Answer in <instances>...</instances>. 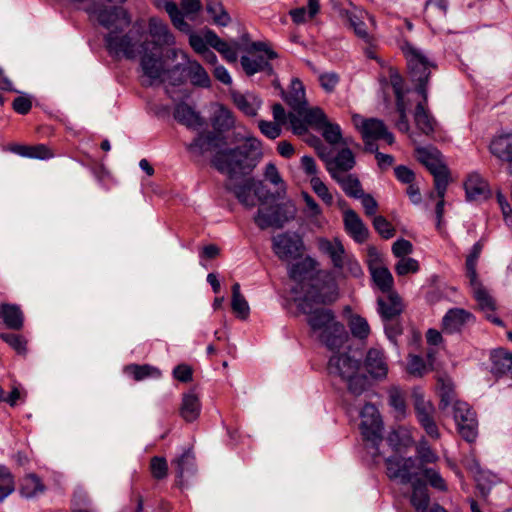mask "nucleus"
<instances>
[{
	"instance_id": "9d476101",
	"label": "nucleus",
	"mask_w": 512,
	"mask_h": 512,
	"mask_svg": "<svg viewBox=\"0 0 512 512\" xmlns=\"http://www.w3.org/2000/svg\"><path fill=\"white\" fill-rule=\"evenodd\" d=\"M225 188L229 192H232L238 201L247 209L254 208L257 201L261 204L267 201L263 182L252 177L245 178L239 184H235L234 181L226 182Z\"/></svg>"
},
{
	"instance_id": "b1692460",
	"label": "nucleus",
	"mask_w": 512,
	"mask_h": 512,
	"mask_svg": "<svg viewBox=\"0 0 512 512\" xmlns=\"http://www.w3.org/2000/svg\"><path fill=\"white\" fill-rule=\"evenodd\" d=\"M491 372L496 376L512 378V352L496 348L490 352Z\"/></svg>"
},
{
	"instance_id": "5fc2aeb1",
	"label": "nucleus",
	"mask_w": 512,
	"mask_h": 512,
	"mask_svg": "<svg viewBox=\"0 0 512 512\" xmlns=\"http://www.w3.org/2000/svg\"><path fill=\"white\" fill-rule=\"evenodd\" d=\"M126 372L131 374L136 381H141L148 377H159L160 371L158 368L148 364L137 365L131 364L126 367Z\"/></svg>"
},
{
	"instance_id": "473e14b6",
	"label": "nucleus",
	"mask_w": 512,
	"mask_h": 512,
	"mask_svg": "<svg viewBox=\"0 0 512 512\" xmlns=\"http://www.w3.org/2000/svg\"><path fill=\"white\" fill-rule=\"evenodd\" d=\"M428 99L425 101L422 98V101L416 105L414 112V121L417 128L424 134L430 135L434 132L436 121L429 114L427 109Z\"/></svg>"
},
{
	"instance_id": "0eeeda50",
	"label": "nucleus",
	"mask_w": 512,
	"mask_h": 512,
	"mask_svg": "<svg viewBox=\"0 0 512 512\" xmlns=\"http://www.w3.org/2000/svg\"><path fill=\"white\" fill-rule=\"evenodd\" d=\"M352 122L362 136L365 151L376 152L378 146L374 142L379 139H384L389 145L394 143L393 134L388 131L382 120L355 114L352 116Z\"/></svg>"
},
{
	"instance_id": "dca6fc26",
	"label": "nucleus",
	"mask_w": 512,
	"mask_h": 512,
	"mask_svg": "<svg viewBox=\"0 0 512 512\" xmlns=\"http://www.w3.org/2000/svg\"><path fill=\"white\" fill-rule=\"evenodd\" d=\"M453 417L457 424L458 432L467 442H473L478 435V420L476 413L466 402H455Z\"/></svg>"
},
{
	"instance_id": "e2e57ef3",
	"label": "nucleus",
	"mask_w": 512,
	"mask_h": 512,
	"mask_svg": "<svg viewBox=\"0 0 512 512\" xmlns=\"http://www.w3.org/2000/svg\"><path fill=\"white\" fill-rule=\"evenodd\" d=\"M482 251V245L477 242L473 245L470 254L467 256L466 259V271L468 278H475L478 277L477 271H476V265L477 261L480 257Z\"/></svg>"
},
{
	"instance_id": "3c124183",
	"label": "nucleus",
	"mask_w": 512,
	"mask_h": 512,
	"mask_svg": "<svg viewBox=\"0 0 512 512\" xmlns=\"http://www.w3.org/2000/svg\"><path fill=\"white\" fill-rule=\"evenodd\" d=\"M299 116L305 118L307 125L319 129L326 121L327 117L324 111L319 107L307 108L304 106L302 110H297Z\"/></svg>"
},
{
	"instance_id": "6e6d98bb",
	"label": "nucleus",
	"mask_w": 512,
	"mask_h": 512,
	"mask_svg": "<svg viewBox=\"0 0 512 512\" xmlns=\"http://www.w3.org/2000/svg\"><path fill=\"white\" fill-rule=\"evenodd\" d=\"M417 462L421 467H426L427 464L436 463L439 459L435 451L432 450L426 441H421L416 447Z\"/></svg>"
},
{
	"instance_id": "c85d7f7f",
	"label": "nucleus",
	"mask_w": 512,
	"mask_h": 512,
	"mask_svg": "<svg viewBox=\"0 0 512 512\" xmlns=\"http://www.w3.org/2000/svg\"><path fill=\"white\" fill-rule=\"evenodd\" d=\"M437 392L440 398L439 408L441 410H446L450 406L455 407V402H462L456 398L454 383L447 375L438 377Z\"/></svg>"
},
{
	"instance_id": "7c9ffc66",
	"label": "nucleus",
	"mask_w": 512,
	"mask_h": 512,
	"mask_svg": "<svg viewBox=\"0 0 512 512\" xmlns=\"http://www.w3.org/2000/svg\"><path fill=\"white\" fill-rule=\"evenodd\" d=\"M490 152L506 165L512 161V133L495 137L489 146Z\"/></svg>"
},
{
	"instance_id": "4c0bfd02",
	"label": "nucleus",
	"mask_w": 512,
	"mask_h": 512,
	"mask_svg": "<svg viewBox=\"0 0 512 512\" xmlns=\"http://www.w3.org/2000/svg\"><path fill=\"white\" fill-rule=\"evenodd\" d=\"M370 271L373 282L383 293L396 292L393 289V276L387 267L376 265L371 267Z\"/></svg>"
},
{
	"instance_id": "f8f14e48",
	"label": "nucleus",
	"mask_w": 512,
	"mask_h": 512,
	"mask_svg": "<svg viewBox=\"0 0 512 512\" xmlns=\"http://www.w3.org/2000/svg\"><path fill=\"white\" fill-rule=\"evenodd\" d=\"M387 476L391 480H399L402 484L411 483L414 481H422L419 477L422 471L418 465L417 459L413 457L393 456L385 461Z\"/></svg>"
},
{
	"instance_id": "5701e85b",
	"label": "nucleus",
	"mask_w": 512,
	"mask_h": 512,
	"mask_svg": "<svg viewBox=\"0 0 512 512\" xmlns=\"http://www.w3.org/2000/svg\"><path fill=\"white\" fill-rule=\"evenodd\" d=\"M473 315L462 308H452L442 319V329L445 333L453 334L461 331L464 325L473 320Z\"/></svg>"
},
{
	"instance_id": "de8ad7c7",
	"label": "nucleus",
	"mask_w": 512,
	"mask_h": 512,
	"mask_svg": "<svg viewBox=\"0 0 512 512\" xmlns=\"http://www.w3.org/2000/svg\"><path fill=\"white\" fill-rule=\"evenodd\" d=\"M232 310L240 319H246L249 315V305L245 297L241 294L240 284L235 283L232 286Z\"/></svg>"
},
{
	"instance_id": "338daca9",
	"label": "nucleus",
	"mask_w": 512,
	"mask_h": 512,
	"mask_svg": "<svg viewBox=\"0 0 512 512\" xmlns=\"http://www.w3.org/2000/svg\"><path fill=\"white\" fill-rule=\"evenodd\" d=\"M419 270V263L416 259L410 257H402L395 265V271L398 276H404L409 273H416Z\"/></svg>"
},
{
	"instance_id": "2eb2a0df",
	"label": "nucleus",
	"mask_w": 512,
	"mask_h": 512,
	"mask_svg": "<svg viewBox=\"0 0 512 512\" xmlns=\"http://www.w3.org/2000/svg\"><path fill=\"white\" fill-rule=\"evenodd\" d=\"M360 431L364 440L376 446L382 441L383 423L375 405L366 403L360 412Z\"/></svg>"
},
{
	"instance_id": "7ed1b4c3",
	"label": "nucleus",
	"mask_w": 512,
	"mask_h": 512,
	"mask_svg": "<svg viewBox=\"0 0 512 512\" xmlns=\"http://www.w3.org/2000/svg\"><path fill=\"white\" fill-rule=\"evenodd\" d=\"M329 374L340 378L353 397H359L370 388L368 377L361 371V361L349 353L333 355L328 362Z\"/></svg>"
},
{
	"instance_id": "bf43d9fd",
	"label": "nucleus",
	"mask_w": 512,
	"mask_h": 512,
	"mask_svg": "<svg viewBox=\"0 0 512 512\" xmlns=\"http://www.w3.org/2000/svg\"><path fill=\"white\" fill-rule=\"evenodd\" d=\"M150 473L155 480H163L168 476V464L164 457L154 456L150 460Z\"/></svg>"
},
{
	"instance_id": "864d4df0",
	"label": "nucleus",
	"mask_w": 512,
	"mask_h": 512,
	"mask_svg": "<svg viewBox=\"0 0 512 512\" xmlns=\"http://www.w3.org/2000/svg\"><path fill=\"white\" fill-rule=\"evenodd\" d=\"M319 12V1L308 0L307 9L304 7L296 8L290 11L293 21L297 24L303 23L308 19H312Z\"/></svg>"
},
{
	"instance_id": "aec40b11",
	"label": "nucleus",
	"mask_w": 512,
	"mask_h": 512,
	"mask_svg": "<svg viewBox=\"0 0 512 512\" xmlns=\"http://www.w3.org/2000/svg\"><path fill=\"white\" fill-rule=\"evenodd\" d=\"M346 17L355 34L365 42L370 43L373 38L369 33L367 21L371 26H375L374 18L366 11L356 7L352 8L351 10H347Z\"/></svg>"
},
{
	"instance_id": "f3484780",
	"label": "nucleus",
	"mask_w": 512,
	"mask_h": 512,
	"mask_svg": "<svg viewBox=\"0 0 512 512\" xmlns=\"http://www.w3.org/2000/svg\"><path fill=\"white\" fill-rule=\"evenodd\" d=\"M92 13L97 21L110 31H117L127 28L131 19L127 11L122 7L104 8L100 6H93Z\"/></svg>"
},
{
	"instance_id": "a211bd4d",
	"label": "nucleus",
	"mask_w": 512,
	"mask_h": 512,
	"mask_svg": "<svg viewBox=\"0 0 512 512\" xmlns=\"http://www.w3.org/2000/svg\"><path fill=\"white\" fill-rule=\"evenodd\" d=\"M319 156L324 161L326 170L331 178L348 173L356 165V159L349 148H342L335 157H326L324 153L319 152Z\"/></svg>"
},
{
	"instance_id": "603ef678",
	"label": "nucleus",
	"mask_w": 512,
	"mask_h": 512,
	"mask_svg": "<svg viewBox=\"0 0 512 512\" xmlns=\"http://www.w3.org/2000/svg\"><path fill=\"white\" fill-rule=\"evenodd\" d=\"M235 124L233 114L224 106H219L212 119L213 127L218 131H227Z\"/></svg>"
},
{
	"instance_id": "69168bd1",
	"label": "nucleus",
	"mask_w": 512,
	"mask_h": 512,
	"mask_svg": "<svg viewBox=\"0 0 512 512\" xmlns=\"http://www.w3.org/2000/svg\"><path fill=\"white\" fill-rule=\"evenodd\" d=\"M350 330L353 336L364 339L370 333V327L366 319L360 316H354L350 322Z\"/></svg>"
},
{
	"instance_id": "4d7b16f0",
	"label": "nucleus",
	"mask_w": 512,
	"mask_h": 512,
	"mask_svg": "<svg viewBox=\"0 0 512 512\" xmlns=\"http://www.w3.org/2000/svg\"><path fill=\"white\" fill-rule=\"evenodd\" d=\"M318 130L322 132L324 139L332 145H337L342 141L341 129L337 124L327 120Z\"/></svg>"
},
{
	"instance_id": "09e8293b",
	"label": "nucleus",
	"mask_w": 512,
	"mask_h": 512,
	"mask_svg": "<svg viewBox=\"0 0 512 512\" xmlns=\"http://www.w3.org/2000/svg\"><path fill=\"white\" fill-rule=\"evenodd\" d=\"M206 9L215 24L227 26L230 23L231 18L220 0H206Z\"/></svg>"
},
{
	"instance_id": "37998d69",
	"label": "nucleus",
	"mask_w": 512,
	"mask_h": 512,
	"mask_svg": "<svg viewBox=\"0 0 512 512\" xmlns=\"http://www.w3.org/2000/svg\"><path fill=\"white\" fill-rule=\"evenodd\" d=\"M157 6L167 12L171 22L178 30L182 32H188L190 30L189 24L184 20L183 13L179 10L175 2L163 1L162 4H157Z\"/></svg>"
},
{
	"instance_id": "58836bf2",
	"label": "nucleus",
	"mask_w": 512,
	"mask_h": 512,
	"mask_svg": "<svg viewBox=\"0 0 512 512\" xmlns=\"http://www.w3.org/2000/svg\"><path fill=\"white\" fill-rule=\"evenodd\" d=\"M285 101L295 111L302 110L304 106H307L305 88L298 78L291 81L289 92L285 96Z\"/></svg>"
},
{
	"instance_id": "c756f323",
	"label": "nucleus",
	"mask_w": 512,
	"mask_h": 512,
	"mask_svg": "<svg viewBox=\"0 0 512 512\" xmlns=\"http://www.w3.org/2000/svg\"><path fill=\"white\" fill-rule=\"evenodd\" d=\"M319 249L326 253L332 260L334 267L341 269L344 265L345 259V249L342 245L341 241L338 238H335L333 241H330L325 238H320L318 240Z\"/></svg>"
},
{
	"instance_id": "13d9d810",
	"label": "nucleus",
	"mask_w": 512,
	"mask_h": 512,
	"mask_svg": "<svg viewBox=\"0 0 512 512\" xmlns=\"http://www.w3.org/2000/svg\"><path fill=\"white\" fill-rule=\"evenodd\" d=\"M15 489L14 479L9 470L0 466V501H3Z\"/></svg>"
},
{
	"instance_id": "cd10ccee",
	"label": "nucleus",
	"mask_w": 512,
	"mask_h": 512,
	"mask_svg": "<svg viewBox=\"0 0 512 512\" xmlns=\"http://www.w3.org/2000/svg\"><path fill=\"white\" fill-rule=\"evenodd\" d=\"M464 189L469 201L485 199L489 194L487 182L478 173L469 174L464 182Z\"/></svg>"
},
{
	"instance_id": "4468645a",
	"label": "nucleus",
	"mask_w": 512,
	"mask_h": 512,
	"mask_svg": "<svg viewBox=\"0 0 512 512\" xmlns=\"http://www.w3.org/2000/svg\"><path fill=\"white\" fill-rule=\"evenodd\" d=\"M304 249L302 237L295 232H284L272 237V250L283 262L298 259L302 256Z\"/></svg>"
},
{
	"instance_id": "c9c22d12",
	"label": "nucleus",
	"mask_w": 512,
	"mask_h": 512,
	"mask_svg": "<svg viewBox=\"0 0 512 512\" xmlns=\"http://www.w3.org/2000/svg\"><path fill=\"white\" fill-rule=\"evenodd\" d=\"M234 104L239 110L250 117L257 115V111L261 105L258 97L252 94H242L240 92H232L231 94Z\"/></svg>"
},
{
	"instance_id": "49530a36",
	"label": "nucleus",
	"mask_w": 512,
	"mask_h": 512,
	"mask_svg": "<svg viewBox=\"0 0 512 512\" xmlns=\"http://www.w3.org/2000/svg\"><path fill=\"white\" fill-rule=\"evenodd\" d=\"M265 179L272 185L277 187L276 196L279 199H283L286 196V184L281 177L277 167L274 163H268L264 170Z\"/></svg>"
},
{
	"instance_id": "2f4dec72",
	"label": "nucleus",
	"mask_w": 512,
	"mask_h": 512,
	"mask_svg": "<svg viewBox=\"0 0 512 512\" xmlns=\"http://www.w3.org/2000/svg\"><path fill=\"white\" fill-rule=\"evenodd\" d=\"M179 411L181 417L186 422H194L197 420L201 411L199 396L194 391L185 393L182 397V403Z\"/></svg>"
},
{
	"instance_id": "ea45409f",
	"label": "nucleus",
	"mask_w": 512,
	"mask_h": 512,
	"mask_svg": "<svg viewBox=\"0 0 512 512\" xmlns=\"http://www.w3.org/2000/svg\"><path fill=\"white\" fill-rule=\"evenodd\" d=\"M332 179L340 185L348 197L356 199L361 197L364 192L361 182L355 174L346 173Z\"/></svg>"
},
{
	"instance_id": "1a4fd4ad",
	"label": "nucleus",
	"mask_w": 512,
	"mask_h": 512,
	"mask_svg": "<svg viewBox=\"0 0 512 512\" xmlns=\"http://www.w3.org/2000/svg\"><path fill=\"white\" fill-rule=\"evenodd\" d=\"M295 206L292 201H286L270 207H260L254 216L255 224L261 229H281L285 223L295 217Z\"/></svg>"
},
{
	"instance_id": "f257e3e1",
	"label": "nucleus",
	"mask_w": 512,
	"mask_h": 512,
	"mask_svg": "<svg viewBox=\"0 0 512 512\" xmlns=\"http://www.w3.org/2000/svg\"><path fill=\"white\" fill-rule=\"evenodd\" d=\"M297 301L298 309L306 315L311 337L330 351L340 349L347 342V330L334 312L328 308H313V304H325V296L308 292Z\"/></svg>"
},
{
	"instance_id": "a19ab883",
	"label": "nucleus",
	"mask_w": 512,
	"mask_h": 512,
	"mask_svg": "<svg viewBox=\"0 0 512 512\" xmlns=\"http://www.w3.org/2000/svg\"><path fill=\"white\" fill-rule=\"evenodd\" d=\"M411 504L417 512H427L430 498L428 489L423 481H414L412 485Z\"/></svg>"
},
{
	"instance_id": "0e129e2a",
	"label": "nucleus",
	"mask_w": 512,
	"mask_h": 512,
	"mask_svg": "<svg viewBox=\"0 0 512 512\" xmlns=\"http://www.w3.org/2000/svg\"><path fill=\"white\" fill-rule=\"evenodd\" d=\"M1 339L10 345L18 354H26L27 341L20 335L13 333L0 334Z\"/></svg>"
},
{
	"instance_id": "ddd939ff",
	"label": "nucleus",
	"mask_w": 512,
	"mask_h": 512,
	"mask_svg": "<svg viewBox=\"0 0 512 512\" xmlns=\"http://www.w3.org/2000/svg\"><path fill=\"white\" fill-rule=\"evenodd\" d=\"M247 51L249 53L263 52L265 54V57L262 55L256 58H250L248 56L241 57V65L248 76L254 75L258 72H265L267 75L274 74L273 67L268 62V60L275 59L278 57V55L268 46L266 42H253Z\"/></svg>"
},
{
	"instance_id": "393cba45",
	"label": "nucleus",
	"mask_w": 512,
	"mask_h": 512,
	"mask_svg": "<svg viewBox=\"0 0 512 512\" xmlns=\"http://www.w3.org/2000/svg\"><path fill=\"white\" fill-rule=\"evenodd\" d=\"M473 296L478 304L479 309L490 317V313L496 310V302L489 291L483 286L478 277L469 279Z\"/></svg>"
},
{
	"instance_id": "f704fd0d",
	"label": "nucleus",
	"mask_w": 512,
	"mask_h": 512,
	"mask_svg": "<svg viewBox=\"0 0 512 512\" xmlns=\"http://www.w3.org/2000/svg\"><path fill=\"white\" fill-rule=\"evenodd\" d=\"M0 318L4 324L14 330L23 327V313L18 305L4 303L0 305Z\"/></svg>"
},
{
	"instance_id": "6ab92c4d",
	"label": "nucleus",
	"mask_w": 512,
	"mask_h": 512,
	"mask_svg": "<svg viewBox=\"0 0 512 512\" xmlns=\"http://www.w3.org/2000/svg\"><path fill=\"white\" fill-rule=\"evenodd\" d=\"M148 34L151 38V41H148L151 44V49L161 51L163 47L175 44V37L168 25L159 18L152 17L149 19Z\"/></svg>"
},
{
	"instance_id": "412c9836",
	"label": "nucleus",
	"mask_w": 512,
	"mask_h": 512,
	"mask_svg": "<svg viewBox=\"0 0 512 512\" xmlns=\"http://www.w3.org/2000/svg\"><path fill=\"white\" fill-rule=\"evenodd\" d=\"M364 365L372 378L382 380L387 377L389 368L382 350L378 348H370L367 351Z\"/></svg>"
},
{
	"instance_id": "052dcab7",
	"label": "nucleus",
	"mask_w": 512,
	"mask_h": 512,
	"mask_svg": "<svg viewBox=\"0 0 512 512\" xmlns=\"http://www.w3.org/2000/svg\"><path fill=\"white\" fill-rule=\"evenodd\" d=\"M310 185L313 192L328 206L333 204V196L326 184L319 178H310Z\"/></svg>"
},
{
	"instance_id": "9b49d317",
	"label": "nucleus",
	"mask_w": 512,
	"mask_h": 512,
	"mask_svg": "<svg viewBox=\"0 0 512 512\" xmlns=\"http://www.w3.org/2000/svg\"><path fill=\"white\" fill-rule=\"evenodd\" d=\"M418 160L429 170L434 178L435 189L443 190L444 185L451 181L450 171L445 164L442 154L436 148H417Z\"/></svg>"
},
{
	"instance_id": "680f3d73",
	"label": "nucleus",
	"mask_w": 512,
	"mask_h": 512,
	"mask_svg": "<svg viewBox=\"0 0 512 512\" xmlns=\"http://www.w3.org/2000/svg\"><path fill=\"white\" fill-rule=\"evenodd\" d=\"M420 475H422L424 478H426L428 483L433 488L438 489L440 491L447 490V485H446L445 480L442 478L440 473L437 470H435L434 468L423 467Z\"/></svg>"
},
{
	"instance_id": "8fccbe9b",
	"label": "nucleus",
	"mask_w": 512,
	"mask_h": 512,
	"mask_svg": "<svg viewBox=\"0 0 512 512\" xmlns=\"http://www.w3.org/2000/svg\"><path fill=\"white\" fill-rule=\"evenodd\" d=\"M45 491V486L35 474L27 475L20 488V493L25 498H33Z\"/></svg>"
},
{
	"instance_id": "20e7f679",
	"label": "nucleus",
	"mask_w": 512,
	"mask_h": 512,
	"mask_svg": "<svg viewBox=\"0 0 512 512\" xmlns=\"http://www.w3.org/2000/svg\"><path fill=\"white\" fill-rule=\"evenodd\" d=\"M141 48L143 53L139 56L140 66L143 75L147 78V85H153L156 81H168L172 85L183 83L182 77L173 79L171 76L180 71L181 64H177L172 69L166 70L163 65L161 51L151 49V44L149 43L142 44Z\"/></svg>"
},
{
	"instance_id": "4be33fe9",
	"label": "nucleus",
	"mask_w": 512,
	"mask_h": 512,
	"mask_svg": "<svg viewBox=\"0 0 512 512\" xmlns=\"http://www.w3.org/2000/svg\"><path fill=\"white\" fill-rule=\"evenodd\" d=\"M378 312L385 322L396 319L404 310V304L397 292L387 293L377 299Z\"/></svg>"
},
{
	"instance_id": "72a5a7b5",
	"label": "nucleus",
	"mask_w": 512,
	"mask_h": 512,
	"mask_svg": "<svg viewBox=\"0 0 512 512\" xmlns=\"http://www.w3.org/2000/svg\"><path fill=\"white\" fill-rule=\"evenodd\" d=\"M174 118L188 128H198L204 123L200 115L186 103H180L175 107Z\"/></svg>"
},
{
	"instance_id": "bb28decb",
	"label": "nucleus",
	"mask_w": 512,
	"mask_h": 512,
	"mask_svg": "<svg viewBox=\"0 0 512 512\" xmlns=\"http://www.w3.org/2000/svg\"><path fill=\"white\" fill-rule=\"evenodd\" d=\"M343 221L346 231L359 243L366 241L369 231L359 215L352 209L344 211Z\"/></svg>"
},
{
	"instance_id": "79ce46f5",
	"label": "nucleus",
	"mask_w": 512,
	"mask_h": 512,
	"mask_svg": "<svg viewBox=\"0 0 512 512\" xmlns=\"http://www.w3.org/2000/svg\"><path fill=\"white\" fill-rule=\"evenodd\" d=\"M182 71L186 70L188 77L193 85L208 87L210 86V78L204 68L197 61H187V66L181 65Z\"/></svg>"
},
{
	"instance_id": "a18cd8bd",
	"label": "nucleus",
	"mask_w": 512,
	"mask_h": 512,
	"mask_svg": "<svg viewBox=\"0 0 512 512\" xmlns=\"http://www.w3.org/2000/svg\"><path fill=\"white\" fill-rule=\"evenodd\" d=\"M12 151L23 157L41 160L48 159L53 156L50 149L44 144H39L36 146L19 145L13 148Z\"/></svg>"
},
{
	"instance_id": "39448f33",
	"label": "nucleus",
	"mask_w": 512,
	"mask_h": 512,
	"mask_svg": "<svg viewBox=\"0 0 512 512\" xmlns=\"http://www.w3.org/2000/svg\"><path fill=\"white\" fill-rule=\"evenodd\" d=\"M400 47L407 59L411 78L417 83L416 90L426 101L429 76L431 74V69L436 68V64L429 60L422 51L415 48L407 40H403Z\"/></svg>"
},
{
	"instance_id": "f03ea898",
	"label": "nucleus",
	"mask_w": 512,
	"mask_h": 512,
	"mask_svg": "<svg viewBox=\"0 0 512 512\" xmlns=\"http://www.w3.org/2000/svg\"><path fill=\"white\" fill-rule=\"evenodd\" d=\"M263 156L261 143L254 137L233 148L218 149L211 158V165L227 176V182L249 175Z\"/></svg>"
},
{
	"instance_id": "a878e982",
	"label": "nucleus",
	"mask_w": 512,
	"mask_h": 512,
	"mask_svg": "<svg viewBox=\"0 0 512 512\" xmlns=\"http://www.w3.org/2000/svg\"><path fill=\"white\" fill-rule=\"evenodd\" d=\"M222 141L223 138L213 132L202 133L187 145V149L195 157H202L207 152L217 148Z\"/></svg>"
},
{
	"instance_id": "e433bc0d",
	"label": "nucleus",
	"mask_w": 512,
	"mask_h": 512,
	"mask_svg": "<svg viewBox=\"0 0 512 512\" xmlns=\"http://www.w3.org/2000/svg\"><path fill=\"white\" fill-rule=\"evenodd\" d=\"M412 400L418 421L433 417L435 411L431 401L426 400L423 391L415 387L412 391Z\"/></svg>"
},
{
	"instance_id": "423d86ee",
	"label": "nucleus",
	"mask_w": 512,
	"mask_h": 512,
	"mask_svg": "<svg viewBox=\"0 0 512 512\" xmlns=\"http://www.w3.org/2000/svg\"><path fill=\"white\" fill-rule=\"evenodd\" d=\"M142 38L143 33L140 30L131 29L124 35H120L117 31H110L105 37V44L110 55L124 56L133 60L143 53L141 45L148 43Z\"/></svg>"
},
{
	"instance_id": "6e6552de",
	"label": "nucleus",
	"mask_w": 512,
	"mask_h": 512,
	"mask_svg": "<svg viewBox=\"0 0 512 512\" xmlns=\"http://www.w3.org/2000/svg\"><path fill=\"white\" fill-rule=\"evenodd\" d=\"M317 268V261L311 257H305L295 264H292L288 269V275L290 279L297 283L292 291L294 293L303 292L304 296H306L308 292L320 294L316 284H314Z\"/></svg>"
},
{
	"instance_id": "774afa93",
	"label": "nucleus",
	"mask_w": 512,
	"mask_h": 512,
	"mask_svg": "<svg viewBox=\"0 0 512 512\" xmlns=\"http://www.w3.org/2000/svg\"><path fill=\"white\" fill-rule=\"evenodd\" d=\"M427 371L425 361L417 355H410L407 363V372L414 377H422Z\"/></svg>"
},
{
	"instance_id": "c03bdc74",
	"label": "nucleus",
	"mask_w": 512,
	"mask_h": 512,
	"mask_svg": "<svg viewBox=\"0 0 512 512\" xmlns=\"http://www.w3.org/2000/svg\"><path fill=\"white\" fill-rule=\"evenodd\" d=\"M389 405L393 408L395 417L402 420L407 415V406L403 392L398 387L390 388L388 392Z\"/></svg>"
}]
</instances>
